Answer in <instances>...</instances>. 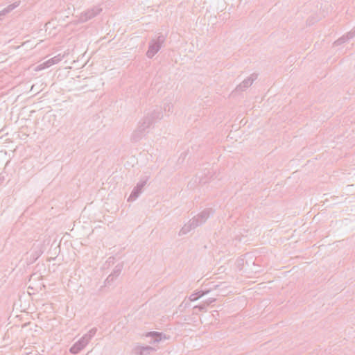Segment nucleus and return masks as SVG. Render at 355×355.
Instances as JSON below:
<instances>
[{
    "label": "nucleus",
    "mask_w": 355,
    "mask_h": 355,
    "mask_svg": "<svg viewBox=\"0 0 355 355\" xmlns=\"http://www.w3.org/2000/svg\"><path fill=\"white\" fill-rule=\"evenodd\" d=\"M213 213L212 209H205L197 216L191 218L187 224H185L179 232V236L187 234L191 230L196 229L198 226L202 225Z\"/></svg>",
    "instance_id": "f257e3e1"
},
{
    "label": "nucleus",
    "mask_w": 355,
    "mask_h": 355,
    "mask_svg": "<svg viewBox=\"0 0 355 355\" xmlns=\"http://www.w3.org/2000/svg\"><path fill=\"white\" fill-rule=\"evenodd\" d=\"M165 41L164 35H160L156 39L151 40L148 43V49L146 52V56L152 58L161 49Z\"/></svg>",
    "instance_id": "f03ea898"
},
{
    "label": "nucleus",
    "mask_w": 355,
    "mask_h": 355,
    "mask_svg": "<svg viewBox=\"0 0 355 355\" xmlns=\"http://www.w3.org/2000/svg\"><path fill=\"white\" fill-rule=\"evenodd\" d=\"M148 128H149V122H147L146 120L143 121L141 119L137 128L133 131L131 135V141L135 143L140 141L146 135V130Z\"/></svg>",
    "instance_id": "7ed1b4c3"
},
{
    "label": "nucleus",
    "mask_w": 355,
    "mask_h": 355,
    "mask_svg": "<svg viewBox=\"0 0 355 355\" xmlns=\"http://www.w3.org/2000/svg\"><path fill=\"white\" fill-rule=\"evenodd\" d=\"M163 117V114L160 107H156V109L153 110L151 112H148L141 120L147 122H149V128L157 120L162 119Z\"/></svg>",
    "instance_id": "20e7f679"
},
{
    "label": "nucleus",
    "mask_w": 355,
    "mask_h": 355,
    "mask_svg": "<svg viewBox=\"0 0 355 355\" xmlns=\"http://www.w3.org/2000/svg\"><path fill=\"white\" fill-rule=\"evenodd\" d=\"M148 180V177L143 178L134 187L133 190L132 191L128 201H134L139 196L141 193L144 187L146 184V182Z\"/></svg>",
    "instance_id": "39448f33"
},
{
    "label": "nucleus",
    "mask_w": 355,
    "mask_h": 355,
    "mask_svg": "<svg viewBox=\"0 0 355 355\" xmlns=\"http://www.w3.org/2000/svg\"><path fill=\"white\" fill-rule=\"evenodd\" d=\"M102 11V8L98 6H94L93 8L85 10L82 12L80 16V20L82 22H85L93 17H96Z\"/></svg>",
    "instance_id": "423d86ee"
},
{
    "label": "nucleus",
    "mask_w": 355,
    "mask_h": 355,
    "mask_svg": "<svg viewBox=\"0 0 355 355\" xmlns=\"http://www.w3.org/2000/svg\"><path fill=\"white\" fill-rule=\"evenodd\" d=\"M257 78V74L252 73L250 77L245 79L241 83H240L236 87V92H243L247 89L252 85L253 82Z\"/></svg>",
    "instance_id": "0eeeda50"
},
{
    "label": "nucleus",
    "mask_w": 355,
    "mask_h": 355,
    "mask_svg": "<svg viewBox=\"0 0 355 355\" xmlns=\"http://www.w3.org/2000/svg\"><path fill=\"white\" fill-rule=\"evenodd\" d=\"M89 342V341L83 336L70 348V352L73 354L79 353L88 344Z\"/></svg>",
    "instance_id": "6e6552de"
},
{
    "label": "nucleus",
    "mask_w": 355,
    "mask_h": 355,
    "mask_svg": "<svg viewBox=\"0 0 355 355\" xmlns=\"http://www.w3.org/2000/svg\"><path fill=\"white\" fill-rule=\"evenodd\" d=\"M123 268V263H118L114 268L113 272L107 277L105 282L110 284L121 273Z\"/></svg>",
    "instance_id": "1a4fd4ad"
},
{
    "label": "nucleus",
    "mask_w": 355,
    "mask_h": 355,
    "mask_svg": "<svg viewBox=\"0 0 355 355\" xmlns=\"http://www.w3.org/2000/svg\"><path fill=\"white\" fill-rule=\"evenodd\" d=\"M355 36V29L352 31H350L347 33L346 35L342 36L341 37L338 38L337 40H336L334 43V45L338 46L340 45L345 42H346L348 40L354 37Z\"/></svg>",
    "instance_id": "9d476101"
},
{
    "label": "nucleus",
    "mask_w": 355,
    "mask_h": 355,
    "mask_svg": "<svg viewBox=\"0 0 355 355\" xmlns=\"http://www.w3.org/2000/svg\"><path fill=\"white\" fill-rule=\"evenodd\" d=\"M153 350L154 348L150 346H139L135 349V353L137 355H147Z\"/></svg>",
    "instance_id": "9b49d317"
},
{
    "label": "nucleus",
    "mask_w": 355,
    "mask_h": 355,
    "mask_svg": "<svg viewBox=\"0 0 355 355\" xmlns=\"http://www.w3.org/2000/svg\"><path fill=\"white\" fill-rule=\"evenodd\" d=\"M146 336L151 337L153 339L154 343H158L162 340L163 336L165 338V336L163 335L162 333L157 331H150L146 334Z\"/></svg>",
    "instance_id": "f8f14e48"
},
{
    "label": "nucleus",
    "mask_w": 355,
    "mask_h": 355,
    "mask_svg": "<svg viewBox=\"0 0 355 355\" xmlns=\"http://www.w3.org/2000/svg\"><path fill=\"white\" fill-rule=\"evenodd\" d=\"M19 2L20 1H18V2H15L14 3H12V4H10L9 6H8L6 8H5L1 12V15H6L8 12H10V11H12V10H14L15 8H17V6H19Z\"/></svg>",
    "instance_id": "ddd939ff"
},
{
    "label": "nucleus",
    "mask_w": 355,
    "mask_h": 355,
    "mask_svg": "<svg viewBox=\"0 0 355 355\" xmlns=\"http://www.w3.org/2000/svg\"><path fill=\"white\" fill-rule=\"evenodd\" d=\"M214 301H215V300H211L210 302H206L203 304H200V305L196 306H194V309H198L200 311H206L207 306H209V304Z\"/></svg>",
    "instance_id": "4468645a"
},
{
    "label": "nucleus",
    "mask_w": 355,
    "mask_h": 355,
    "mask_svg": "<svg viewBox=\"0 0 355 355\" xmlns=\"http://www.w3.org/2000/svg\"><path fill=\"white\" fill-rule=\"evenodd\" d=\"M97 331L96 328H92L89 331V332L84 335V336L89 341L92 337H94Z\"/></svg>",
    "instance_id": "2eb2a0df"
},
{
    "label": "nucleus",
    "mask_w": 355,
    "mask_h": 355,
    "mask_svg": "<svg viewBox=\"0 0 355 355\" xmlns=\"http://www.w3.org/2000/svg\"><path fill=\"white\" fill-rule=\"evenodd\" d=\"M164 110L165 112H168V113L172 112L173 110V105L171 103H164Z\"/></svg>",
    "instance_id": "dca6fc26"
},
{
    "label": "nucleus",
    "mask_w": 355,
    "mask_h": 355,
    "mask_svg": "<svg viewBox=\"0 0 355 355\" xmlns=\"http://www.w3.org/2000/svg\"><path fill=\"white\" fill-rule=\"evenodd\" d=\"M202 295H203V294H200L199 293H193L190 295L189 300L191 301H196V300H198L200 297H201Z\"/></svg>",
    "instance_id": "f3484780"
},
{
    "label": "nucleus",
    "mask_w": 355,
    "mask_h": 355,
    "mask_svg": "<svg viewBox=\"0 0 355 355\" xmlns=\"http://www.w3.org/2000/svg\"><path fill=\"white\" fill-rule=\"evenodd\" d=\"M55 58L50 59L46 62H45L44 64H46V66L48 67L55 64Z\"/></svg>",
    "instance_id": "a211bd4d"
},
{
    "label": "nucleus",
    "mask_w": 355,
    "mask_h": 355,
    "mask_svg": "<svg viewBox=\"0 0 355 355\" xmlns=\"http://www.w3.org/2000/svg\"><path fill=\"white\" fill-rule=\"evenodd\" d=\"M200 182L205 184V183H206V181H202V180H200Z\"/></svg>",
    "instance_id": "6ab92c4d"
}]
</instances>
